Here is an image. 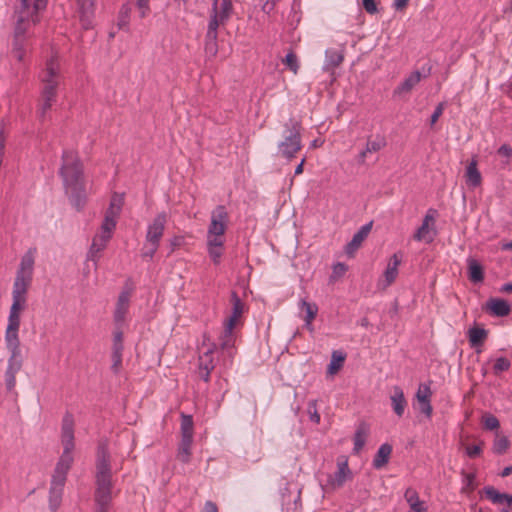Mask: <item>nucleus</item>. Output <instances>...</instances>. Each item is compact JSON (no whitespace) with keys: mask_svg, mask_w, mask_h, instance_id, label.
<instances>
[{"mask_svg":"<svg viewBox=\"0 0 512 512\" xmlns=\"http://www.w3.org/2000/svg\"><path fill=\"white\" fill-rule=\"evenodd\" d=\"M228 213L224 206L219 205L212 211L211 222L208 228V234L223 236L226 231Z\"/></svg>","mask_w":512,"mask_h":512,"instance_id":"f8f14e48","label":"nucleus"},{"mask_svg":"<svg viewBox=\"0 0 512 512\" xmlns=\"http://www.w3.org/2000/svg\"><path fill=\"white\" fill-rule=\"evenodd\" d=\"M112 369L114 372H118L122 362V354H112Z\"/></svg>","mask_w":512,"mask_h":512,"instance_id":"e2e57ef3","label":"nucleus"},{"mask_svg":"<svg viewBox=\"0 0 512 512\" xmlns=\"http://www.w3.org/2000/svg\"><path fill=\"white\" fill-rule=\"evenodd\" d=\"M48 0H19L15 7V30L13 54L18 61L24 58L25 34L31 24L39 21V16L46 9Z\"/></svg>","mask_w":512,"mask_h":512,"instance_id":"f03ea898","label":"nucleus"},{"mask_svg":"<svg viewBox=\"0 0 512 512\" xmlns=\"http://www.w3.org/2000/svg\"><path fill=\"white\" fill-rule=\"evenodd\" d=\"M420 410L423 414H425L427 417H430L432 414V406L430 404V400H427L425 402H419Z\"/></svg>","mask_w":512,"mask_h":512,"instance_id":"680f3d73","label":"nucleus"},{"mask_svg":"<svg viewBox=\"0 0 512 512\" xmlns=\"http://www.w3.org/2000/svg\"><path fill=\"white\" fill-rule=\"evenodd\" d=\"M345 57V47L343 46L339 50L335 49H327L325 51V63L323 69L329 72L331 75L334 74V71L337 67H339L344 61Z\"/></svg>","mask_w":512,"mask_h":512,"instance_id":"2eb2a0df","label":"nucleus"},{"mask_svg":"<svg viewBox=\"0 0 512 512\" xmlns=\"http://www.w3.org/2000/svg\"><path fill=\"white\" fill-rule=\"evenodd\" d=\"M66 480L53 477L51 478L49 495H48V506L49 510L56 512L62 503V497L64 493Z\"/></svg>","mask_w":512,"mask_h":512,"instance_id":"ddd939ff","label":"nucleus"},{"mask_svg":"<svg viewBox=\"0 0 512 512\" xmlns=\"http://www.w3.org/2000/svg\"><path fill=\"white\" fill-rule=\"evenodd\" d=\"M467 262L469 279L474 283L482 282L484 279V270L482 265L473 258H469Z\"/></svg>","mask_w":512,"mask_h":512,"instance_id":"c85d7f7f","label":"nucleus"},{"mask_svg":"<svg viewBox=\"0 0 512 512\" xmlns=\"http://www.w3.org/2000/svg\"><path fill=\"white\" fill-rule=\"evenodd\" d=\"M486 497L491 500L494 504H502V498L505 497V493H500L493 486H486L483 489Z\"/></svg>","mask_w":512,"mask_h":512,"instance_id":"4c0bfd02","label":"nucleus"},{"mask_svg":"<svg viewBox=\"0 0 512 512\" xmlns=\"http://www.w3.org/2000/svg\"><path fill=\"white\" fill-rule=\"evenodd\" d=\"M300 308H301V310H304L306 312L304 321L307 324H310V322H313V320L316 318L317 313H318V306L315 303H310V302H307L306 300L302 299L300 301Z\"/></svg>","mask_w":512,"mask_h":512,"instance_id":"473e14b6","label":"nucleus"},{"mask_svg":"<svg viewBox=\"0 0 512 512\" xmlns=\"http://www.w3.org/2000/svg\"><path fill=\"white\" fill-rule=\"evenodd\" d=\"M131 292L132 289L127 287L120 293L118 297L116 309L114 312V320L117 324L122 323L125 320L129 308Z\"/></svg>","mask_w":512,"mask_h":512,"instance_id":"f3484780","label":"nucleus"},{"mask_svg":"<svg viewBox=\"0 0 512 512\" xmlns=\"http://www.w3.org/2000/svg\"><path fill=\"white\" fill-rule=\"evenodd\" d=\"M282 62L289 70H291L294 74H297L299 70V63L297 56L293 51H290L282 60Z\"/></svg>","mask_w":512,"mask_h":512,"instance_id":"79ce46f5","label":"nucleus"},{"mask_svg":"<svg viewBox=\"0 0 512 512\" xmlns=\"http://www.w3.org/2000/svg\"><path fill=\"white\" fill-rule=\"evenodd\" d=\"M224 239L223 236H216L214 234L207 233V246L223 248Z\"/></svg>","mask_w":512,"mask_h":512,"instance_id":"3c124183","label":"nucleus"},{"mask_svg":"<svg viewBox=\"0 0 512 512\" xmlns=\"http://www.w3.org/2000/svg\"><path fill=\"white\" fill-rule=\"evenodd\" d=\"M401 263V258L398 256V254H393V256L390 258V261L388 263V266L384 272L385 277V286L391 285L394 280L397 277L398 274V266Z\"/></svg>","mask_w":512,"mask_h":512,"instance_id":"a878e982","label":"nucleus"},{"mask_svg":"<svg viewBox=\"0 0 512 512\" xmlns=\"http://www.w3.org/2000/svg\"><path fill=\"white\" fill-rule=\"evenodd\" d=\"M466 183L471 187H477L481 184L482 177L480 172L477 169V161L472 160L466 169Z\"/></svg>","mask_w":512,"mask_h":512,"instance_id":"bb28decb","label":"nucleus"},{"mask_svg":"<svg viewBox=\"0 0 512 512\" xmlns=\"http://www.w3.org/2000/svg\"><path fill=\"white\" fill-rule=\"evenodd\" d=\"M131 7L129 4H124L119 12L118 26L123 29L129 22Z\"/></svg>","mask_w":512,"mask_h":512,"instance_id":"a18cd8bd","label":"nucleus"},{"mask_svg":"<svg viewBox=\"0 0 512 512\" xmlns=\"http://www.w3.org/2000/svg\"><path fill=\"white\" fill-rule=\"evenodd\" d=\"M225 24H226V22L220 21V17L218 16V11H215V12L211 11L210 21L208 24V29H207L206 35H209L210 38H211V35L218 36L217 30H218L219 26L225 25Z\"/></svg>","mask_w":512,"mask_h":512,"instance_id":"72a5a7b5","label":"nucleus"},{"mask_svg":"<svg viewBox=\"0 0 512 512\" xmlns=\"http://www.w3.org/2000/svg\"><path fill=\"white\" fill-rule=\"evenodd\" d=\"M112 237V233L105 232L100 229V231L94 236V239L100 242L108 243Z\"/></svg>","mask_w":512,"mask_h":512,"instance_id":"bf43d9fd","label":"nucleus"},{"mask_svg":"<svg viewBox=\"0 0 512 512\" xmlns=\"http://www.w3.org/2000/svg\"><path fill=\"white\" fill-rule=\"evenodd\" d=\"M148 1L149 0H136V4L138 9L140 10L141 17H145L147 12L149 11Z\"/></svg>","mask_w":512,"mask_h":512,"instance_id":"052dcab7","label":"nucleus"},{"mask_svg":"<svg viewBox=\"0 0 512 512\" xmlns=\"http://www.w3.org/2000/svg\"><path fill=\"white\" fill-rule=\"evenodd\" d=\"M422 73L419 70L412 72L404 81L393 91L394 97H402L409 94L413 88L421 81Z\"/></svg>","mask_w":512,"mask_h":512,"instance_id":"a211bd4d","label":"nucleus"},{"mask_svg":"<svg viewBox=\"0 0 512 512\" xmlns=\"http://www.w3.org/2000/svg\"><path fill=\"white\" fill-rule=\"evenodd\" d=\"M218 52V45H217V36H212L211 38L209 35H206L205 39V53L208 57H214L216 56Z\"/></svg>","mask_w":512,"mask_h":512,"instance_id":"58836bf2","label":"nucleus"},{"mask_svg":"<svg viewBox=\"0 0 512 512\" xmlns=\"http://www.w3.org/2000/svg\"><path fill=\"white\" fill-rule=\"evenodd\" d=\"M363 7L369 14H375L378 11L375 0H363Z\"/></svg>","mask_w":512,"mask_h":512,"instance_id":"4d7b16f0","label":"nucleus"},{"mask_svg":"<svg viewBox=\"0 0 512 512\" xmlns=\"http://www.w3.org/2000/svg\"><path fill=\"white\" fill-rule=\"evenodd\" d=\"M510 446V441L506 436L498 437L493 444L495 454H504Z\"/></svg>","mask_w":512,"mask_h":512,"instance_id":"a19ab883","label":"nucleus"},{"mask_svg":"<svg viewBox=\"0 0 512 512\" xmlns=\"http://www.w3.org/2000/svg\"><path fill=\"white\" fill-rule=\"evenodd\" d=\"M463 475V487L461 489L462 493L470 494L475 489V474L474 473H465L462 472Z\"/></svg>","mask_w":512,"mask_h":512,"instance_id":"c9c22d12","label":"nucleus"},{"mask_svg":"<svg viewBox=\"0 0 512 512\" xmlns=\"http://www.w3.org/2000/svg\"><path fill=\"white\" fill-rule=\"evenodd\" d=\"M404 498L409 505L414 504V503L415 504L423 503V501L420 500L417 491L413 488H408L405 491Z\"/></svg>","mask_w":512,"mask_h":512,"instance_id":"8fccbe9b","label":"nucleus"},{"mask_svg":"<svg viewBox=\"0 0 512 512\" xmlns=\"http://www.w3.org/2000/svg\"><path fill=\"white\" fill-rule=\"evenodd\" d=\"M346 355L341 351H333L331 361L327 368V373L330 375L336 374L343 366Z\"/></svg>","mask_w":512,"mask_h":512,"instance_id":"2f4dec72","label":"nucleus"},{"mask_svg":"<svg viewBox=\"0 0 512 512\" xmlns=\"http://www.w3.org/2000/svg\"><path fill=\"white\" fill-rule=\"evenodd\" d=\"M498 153L509 158L512 156V147L510 145L503 144L499 148Z\"/></svg>","mask_w":512,"mask_h":512,"instance_id":"0e129e2a","label":"nucleus"},{"mask_svg":"<svg viewBox=\"0 0 512 512\" xmlns=\"http://www.w3.org/2000/svg\"><path fill=\"white\" fill-rule=\"evenodd\" d=\"M107 243L97 241L93 238L91 247L87 254V262H93V266L96 269L97 261L99 260L102 251L106 248Z\"/></svg>","mask_w":512,"mask_h":512,"instance_id":"7c9ffc66","label":"nucleus"},{"mask_svg":"<svg viewBox=\"0 0 512 512\" xmlns=\"http://www.w3.org/2000/svg\"><path fill=\"white\" fill-rule=\"evenodd\" d=\"M232 11V0H222V3L218 8V16L220 17V21L227 22L232 14Z\"/></svg>","mask_w":512,"mask_h":512,"instance_id":"f704fd0d","label":"nucleus"},{"mask_svg":"<svg viewBox=\"0 0 512 512\" xmlns=\"http://www.w3.org/2000/svg\"><path fill=\"white\" fill-rule=\"evenodd\" d=\"M36 248H29L22 256L13 284L12 300L26 302V294L33 279Z\"/></svg>","mask_w":512,"mask_h":512,"instance_id":"423d86ee","label":"nucleus"},{"mask_svg":"<svg viewBox=\"0 0 512 512\" xmlns=\"http://www.w3.org/2000/svg\"><path fill=\"white\" fill-rule=\"evenodd\" d=\"M391 406L398 417H402L407 407V401L402 388L394 386L390 395Z\"/></svg>","mask_w":512,"mask_h":512,"instance_id":"4be33fe9","label":"nucleus"},{"mask_svg":"<svg viewBox=\"0 0 512 512\" xmlns=\"http://www.w3.org/2000/svg\"><path fill=\"white\" fill-rule=\"evenodd\" d=\"M347 266L344 263L338 262L333 266L332 278H339L345 274Z\"/></svg>","mask_w":512,"mask_h":512,"instance_id":"5fc2aeb1","label":"nucleus"},{"mask_svg":"<svg viewBox=\"0 0 512 512\" xmlns=\"http://www.w3.org/2000/svg\"><path fill=\"white\" fill-rule=\"evenodd\" d=\"M160 246V224L158 222V218L154 220V222L149 226L146 242L142 249V256L145 259H152L156 251Z\"/></svg>","mask_w":512,"mask_h":512,"instance_id":"9b49d317","label":"nucleus"},{"mask_svg":"<svg viewBox=\"0 0 512 512\" xmlns=\"http://www.w3.org/2000/svg\"><path fill=\"white\" fill-rule=\"evenodd\" d=\"M391 452H392L391 445H389L387 443L382 444L374 456L373 467L375 469H380V468L384 467L389 461Z\"/></svg>","mask_w":512,"mask_h":512,"instance_id":"393cba45","label":"nucleus"},{"mask_svg":"<svg viewBox=\"0 0 512 512\" xmlns=\"http://www.w3.org/2000/svg\"><path fill=\"white\" fill-rule=\"evenodd\" d=\"M409 512H426V508L424 507V502L419 504H410Z\"/></svg>","mask_w":512,"mask_h":512,"instance_id":"774afa93","label":"nucleus"},{"mask_svg":"<svg viewBox=\"0 0 512 512\" xmlns=\"http://www.w3.org/2000/svg\"><path fill=\"white\" fill-rule=\"evenodd\" d=\"M385 146H386L385 137H383L381 135H376L375 138H373V139L371 137H369L367 140L365 149L362 150L357 157L358 164L362 165L365 163V159H366L368 153L378 152L381 149H383Z\"/></svg>","mask_w":512,"mask_h":512,"instance_id":"412c9836","label":"nucleus"},{"mask_svg":"<svg viewBox=\"0 0 512 512\" xmlns=\"http://www.w3.org/2000/svg\"><path fill=\"white\" fill-rule=\"evenodd\" d=\"M337 464L338 470L334 473V476L331 479V484L334 487H341L350 477L351 471L346 458L342 457V460L339 459Z\"/></svg>","mask_w":512,"mask_h":512,"instance_id":"5701e85b","label":"nucleus"},{"mask_svg":"<svg viewBox=\"0 0 512 512\" xmlns=\"http://www.w3.org/2000/svg\"><path fill=\"white\" fill-rule=\"evenodd\" d=\"M192 442L193 438L190 436L181 438L177 458L183 463H187L190 460Z\"/></svg>","mask_w":512,"mask_h":512,"instance_id":"c756f323","label":"nucleus"},{"mask_svg":"<svg viewBox=\"0 0 512 512\" xmlns=\"http://www.w3.org/2000/svg\"><path fill=\"white\" fill-rule=\"evenodd\" d=\"M118 216L115 215H109L108 213H105V217L103 220V223L101 225V230L109 233H113V230L116 226V219Z\"/></svg>","mask_w":512,"mask_h":512,"instance_id":"49530a36","label":"nucleus"},{"mask_svg":"<svg viewBox=\"0 0 512 512\" xmlns=\"http://www.w3.org/2000/svg\"><path fill=\"white\" fill-rule=\"evenodd\" d=\"M231 302H232V314L228 318L223 335L221 336V347L222 349H228L233 346L234 343V337H233V328L235 327L238 319L243 313L244 305L237 295L236 292H232L231 295Z\"/></svg>","mask_w":512,"mask_h":512,"instance_id":"1a4fd4ad","label":"nucleus"},{"mask_svg":"<svg viewBox=\"0 0 512 512\" xmlns=\"http://www.w3.org/2000/svg\"><path fill=\"white\" fill-rule=\"evenodd\" d=\"M208 253L214 264H219L221 256L223 254V248L208 247Z\"/></svg>","mask_w":512,"mask_h":512,"instance_id":"864d4df0","label":"nucleus"},{"mask_svg":"<svg viewBox=\"0 0 512 512\" xmlns=\"http://www.w3.org/2000/svg\"><path fill=\"white\" fill-rule=\"evenodd\" d=\"M485 310L496 317H505L511 312L509 303L501 298H490L485 305Z\"/></svg>","mask_w":512,"mask_h":512,"instance_id":"aec40b11","label":"nucleus"},{"mask_svg":"<svg viewBox=\"0 0 512 512\" xmlns=\"http://www.w3.org/2000/svg\"><path fill=\"white\" fill-rule=\"evenodd\" d=\"M182 437L190 436L193 438V419L192 416L182 415L181 421Z\"/></svg>","mask_w":512,"mask_h":512,"instance_id":"ea45409f","label":"nucleus"},{"mask_svg":"<svg viewBox=\"0 0 512 512\" xmlns=\"http://www.w3.org/2000/svg\"><path fill=\"white\" fill-rule=\"evenodd\" d=\"M26 302L13 300L8 317V325L5 333V342L10 352V357H21L18 331L20 327V313Z\"/></svg>","mask_w":512,"mask_h":512,"instance_id":"0eeeda50","label":"nucleus"},{"mask_svg":"<svg viewBox=\"0 0 512 512\" xmlns=\"http://www.w3.org/2000/svg\"><path fill=\"white\" fill-rule=\"evenodd\" d=\"M95 511L108 512L112 501L111 467L107 448L101 444L96 461Z\"/></svg>","mask_w":512,"mask_h":512,"instance_id":"7ed1b4c3","label":"nucleus"},{"mask_svg":"<svg viewBox=\"0 0 512 512\" xmlns=\"http://www.w3.org/2000/svg\"><path fill=\"white\" fill-rule=\"evenodd\" d=\"M488 336V331L481 327H472L468 331V338L471 347L481 346Z\"/></svg>","mask_w":512,"mask_h":512,"instance_id":"cd10ccee","label":"nucleus"},{"mask_svg":"<svg viewBox=\"0 0 512 512\" xmlns=\"http://www.w3.org/2000/svg\"><path fill=\"white\" fill-rule=\"evenodd\" d=\"M212 350L209 349L203 355L199 357V370H213L214 369V361L212 357Z\"/></svg>","mask_w":512,"mask_h":512,"instance_id":"e433bc0d","label":"nucleus"},{"mask_svg":"<svg viewBox=\"0 0 512 512\" xmlns=\"http://www.w3.org/2000/svg\"><path fill=\"white\" fill-rule=\"evenodd\" d=\"M59 176L70 204L80 211L86 204L87 192L83 163L75 151H63Z\"/></svg>","mask_w":512,"mask_h":512,"instance_id":"f257e3e1","label":"nucleus"},{"mask_svg":"<svg viewBox=\"0 0 512 512\" xmlns=\"http://www.w3.org/2000/svg\"><path fill=\"white\" fill-rule=\"evenodd\" d=\"M275 8V0H267L263 5H262V11L267 13V14H270Z\"/></svg>","mask_w":512,"mask_h":512,"instance_id":"69168bd1","label":"nucleus"},{"mask_svg":"<svg viewBox=\"0 0 512 512\" xmlns=\"http://www.w3.org/2000/svg\"><path fill=\"white\" fill-rule=\"evenodd\" d=\"M80 21L84 29L93 27L95 0H78Z\"/></svg>","mask_w":512,"mask_h":512,"instance_id":"4468645a","label":"nucleus"},{"mask_svg":"<svg viewBox=\"0 0 512 512\" xmlns=\"http://www.w3.org/2000/svg\"><path fill=\"white\" fill-rule=\"evenodd\" d=\"M372 222L363 225L352 237L351 241L346 245L345 252L347 255L352 256L358 250L363 241L368 237L372 229Z\"/></svg>","mask_w":512,"mask_h":512,"instance_id":"dca6fc26","label":"nucleus"},{"mask_svg":"<svg viewBox=\"0 0 512 512\" xmlns=\"http://www.w3.org/2000/svg\"><path fill=\"white\" fill-rule=\"evenodd\" d=\"M301 148V124L294 119H289L284 124L283 140L278 144V153L290 160Z\"/></svg>","mask_w":512,"mask_h":512,"instance_id":"6e6552de","label":"nucleus"},{"mask_svg":"<svg viewBox=\"0 0 512 512\" xmlns=\"http://www.w3.org/2000/svg\"><path fill=\"white\" fill-rule=\"evenodd\" d=\"M61 443L63 453L56 464L52 476L66 480L68 471L74 461L72 454L74 449V419L70 413H66L62 420Z\"/></svg>","mask_w":512,"mask_h":512,"instance_id":"39448f33","label":"nucleus"},{"mask_svg":"<svg viewBox=\"0 0 512 512\" xmlns=\"http://www.w3.org/2000/svg\"><path fill=\"white\" fill-rule=\"evenodd\" d=\"M430 396H431V390H430L429 385L420 384V386L417 390V393H416V398H417L418 402H425L427 400H430Z\"/></svg>","mask_w":512,"mask_h":512,"instance_id":"de8ad7c7","label":"nucleus"},{"mask_svg":"<svg viewBox=\"0 0 512 512\" xmlns=\"http://www.w3.org/2000/svg\"><path fill=\"white\" fill-rule=\"evenodd\" d=\"M316 403L317 401L316 400H311L308 402V413L310 415V420L314 423H319L320 422V415L319 413L317 412V407H316Z\"/></svg>","mask_w":512,"mask_h":512,"instance_id":"603ef678","label":"nucleus"},{"mask_svg":"<svg viewBox=\"0 0 512 512\" xmlns=\"http://www.w3.org/2000/svg\"><path fill=\"white\" fill-rule=\"evenodd\" d=\"M483 425L487 430H496L499 428L500 422L495 416L488 414L483 418Z\"/></svg>","mask_w":512,"mask_h":512,"instance_id":"09e8293b","label":"nucleus"},{"mask_svg":"<svg viewBox=\"0 0 512 512\" xmlns=\"http://www.w3.org/2000/svg\"><path fill=\"white\" fill-rule=\"evenodd\" d=\"M202 512H218L217 505L212 501H207Z\"/></svg>","mask_w":512,"mask_h":512,"instance_id":"338daca9","label":"nucleus"},{"mask_svg":"<svg viewBox=\"0 0 512 512\" xmlns=\"http://www.w3.org/2000/svg\"><path fill=\"white\" fill-rule=\"evenodd\" d=\"M436 210L429 209L426 213L421 226L416 230L413 235L414 240L430 244L434 241L437 234L434 228Z\"/></svg>","mask_w":512,"mask_h":512,"instance_id":"9d476101","label":"nucleus"},{"mask_svg":"<svg viewBox=\"0 0 512 512\" xmlns=\"http://www.w3.org/2000/svg\"><path fill=\"white\" fill-rule=\"evenodd\" d=\"M444 106H445V104L443 102H441L437 105V107L435 108V110L430 118L431 125H434L437 122V120L439 119V117L443 114Z\"/></svg>","mask_w":512,"mask_h":512,"instance_id":"6e6d98bb","label":"nucleus"},{"mask_svg":"<svg viewBox=\"0 0 512 512\" xmlns=\"http://www.w3.org/2000/svg\"><path fill=\"white\" fill-rule=\"evenodd\" d=\"M40 80L42 90L37 113L39 119L43 120L55 101L56 89L60 82V64L57 56L53 55L47 60L46 67L40 75Z\"/></svg>","mask_w":512,"mask_h":512,"instance_id":"20e7f679","label":"nucleus"},{"mask_svg":"<svg viewBox=\"0 0 512 512\" xmlns=\"http://www.w3.org/2000/svg\"><path fill=\"white\" fill-rule=\"evenodd\" d=\"M370 433V426L365 423V422H361L356 431H355V434H354V448H353V452L355 454H358L362 448L364 447L365 443H366V439L368 437Z\"/></svg>","mask_w":512,"mask_h":512,"instance_id":"b1692460","label":"nucleus"},{"mask_svg":"<svg viewBox=\"0 0 512 512\" xmlns=\"http://www.w3.org/2000/svg\"><path fill=\"white\" fill-rule=\"evenodd\" d=\"M511 367V362L505 357H499L496 359L494 366H493V372L495 375H499L501 372L509 370Z\"/></svg>","mask_w":512,"mask_h":512,"instance_id":"c03bdc74","label":"nucleus"},{"mask_svg":"<svg viewBox=\"0 0 512 512\" xmlns=\"http://www.w3.org/2000/svg\"><path fill=\"white\" fill-rule=\"evenodd\" d=\"M482 448L480 445H472L466 448V453L469 457L474 458L481 454Z\"/></svg>","mask_w":512,"mask_h":512,"instance_id":"13d9d810","label":"nucleus"},{"mask_svg":"<svg viewBox=\"0 0 512 512\" xmlns=\"http://www.w3.org/2000/svg\"><path fill=\"white\" fill-rule=\"evenodd\" d=\"M22 367V357H9L8 366L5 373V385L7 390L11 391L16 385L15 375Z\"/></svg>","mask_w":512,"mask_h":512,"instance_id":"6ab92c4d","label":"nucleus"},{"mask_svg":"<svg viewBox=\"0 0 512 512\" xmlns=\"http://www.w3.org/2000/svg\"><path fill=\"white\" fill-rule=\"evenodd\" d=\"M122 204H123L122 198L118 195H113V197L111 198V201H110L109 208L107 209L106 213H108L109 215L118 216L121 211Z\"/></svg>","mask_w":512,"mask_h":512,"instance_id":"37998d69","label":"nucleus"}]
</instances>
